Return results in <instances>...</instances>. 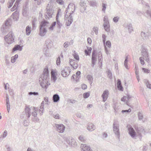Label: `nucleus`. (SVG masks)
<instances>
[{
    "label": "nucleus",
    "instance_id": "f257e3e1",
    "mask_svg": "<svg viewBox=\"0 0 151 151\" xmlns=\"http://www.w3.org/2000/svg\"><path fill=\"white\" fill-rule=\"evenodd\" d=\"M49 77L48 69L46 68L44 69L43 73L39 79L40 83L42 88L46 89L50 85L48 82Z\"/></svg>",
    "mask_w": 151,
    "mask_h": 151
},
{
    "label": "nucleus",
    "instance_id": "f03ea898",
    "mask_svg": "<svg viewBox=\"0 0 151 151\" xmlns=\"http://www.w3.org/2000/svg\"><path fill=\"white\" fill-rule=\"evenodd\" d=\"M113 130L115 137L119 139L120 137L119 124V122L116 120H114L113 124Z\"/></svg>",
    "mask_w": 151,
    "mask_h": 151
},
{
    "label": "nucleus",
    "instance_id": "7ed1b4c3",
    "mask_svg": "<svg viewBox=\"0 0 151 151\" xmlns=\"http://www.w3.org/2000/svg\"><path fill=\"white\" fill-rule=\"evenodd\" d=\"M142 57H144L145 58V60L148 63L150 62V59L149 56L148 50L143 45H142L140 49Z\"/></svg>",
    "mask_w": 151,
    "mask_h": 151
},
{
    "label": "nucleus",
    "instance_id": "20e7f679",
    "mask_svg": "<svg viewBox=\"0 0 151 151\" xmlns=\"http://www.w3.org/2000/svg\"><path fill=\"white\" fill-rule=\"evenodd\" d=\"M47 11L45 14V17L47 19H49L52 17L53 13V10L52 7L50 4H48L46 8Z\"/></svg>",
    "mask_w": 151,
    "mask_h": 151
},
{
    "label": "nucleus",
    "instance_id": "39448f33",
    "mask_svg": "<svg viewBox=\"0 0 151 151\" xmlns=\"http://www.w3.org/2000/svg\"><path fill=\"white\" fill-rule=\"evenodd\" d=\"M14 35L12 32L11 31L4 37V40L6 42L9 44L12 43L14 42Z\"/></svg>",
    "mask_w": 151,
    "mask_h": 151
},
{
    "label": "nucleus",
    "instance_id": "423d86ee",
    "mask_svg": "<svg viewBox=\"0 0 151 151\" xmlns=\"http://www.w3.org/2000/svg\"><path fill=\"white\" fill-rule=\"evenodd\" d=\"M75 6L73 3L69 4L65 12V14H70L72 15L75 10Z\"/></svg>",
    "mask_w": 151,
    "mask_h": 151
},
{
    "label": "nucleus",
    "instance_id": "0eeeda50",
    "mask_svg": "<svg viewBox=\"0 0 151 151\" xmlns=\"http://www.w3.org/2000/svg\"><path fill=\"white\" fill-rule=\"evenodd\" d=\"M65 25L69 26L73 22V18L72 15L70 14H65Z\"/></svg>",
    "mask_w": 151,
    "mask_h": 151
},
{
    "label": "nucleus",
    "instance_id": "6e6552de",
    "mask_svg": "<svg viewBox=\"0 0 151 151\" xmlns=\"http://www.w3.org/2000/svg\"><path fill=\"white\" fill-rule=\"evenodd\" d=\"M61 74L63 77H66L70 74L71 70L69 67H64L61 69Z\"/></svg>",
    "mask_w": 151,
    "mask_h": 151
},
{
    "label": "nucleus",
    "instance_id": "1a4fd4ad",
    "mask_svg": "<svg viewBox=\"0 0 151 151\" xmlns=\"http://www.w3.org/2000/svg\"><path fill=\"white\" fill-rule=\"evenodd\" d=\"M127 127L128 128L129 134L132 138H134L136 136H138L137 134L136 133L133 128L130 125H128Z\"/></svg>",
    "mask_w": 151,
    "mask_h": 151
},
{
    "label": "nucleus",
    "instance_id": "9d476101",
    "mask_svg": "<svg viewBox=\"0 0 151 151\" xmlns=\"http://www.w3.org/2000/svg\"><path fill=\"white\" fill-rule=\"evenodd\" d=\"M56 130L59 133H63L65 129V126L62 124H55L53 126Z\"/></svg>",
    "mask_w": 151,
    "mask_h": 151
},
{
    "label": "nucleus",
    "instance_id": "9b49d317",
    "mask_svg": "<svg viewBox=\"0 0 151 151\" xmlns=\"http://www.w3.org/2000/svg\"><path fill=\"white\" fill-rule=\"evenodd\" d=\"M135 129L137 132L138 137L140 140H141V139L142 138V135L141 133H143L145 132L144 129L142 126H139V127H135Z\"/></svg>",
    "mask_w": 151,
    "mask_h": 151
},
{
    "label": "nucleus",
    "instance_id": "f8f14e48",
    "mask_svg": "<svg viewBox=\"0 0 151 151\" xmlns=\"http://www.w3.org/2000/svg\"><path fill=\"white\" fill-rule=\"evenodd\" d=\"M151 35V33L149 31H147L146 32H142L141 33V35L144 40H147L148 37Z\"/></svg>",
    "mask_w": 151,
    "mask_h": 151
},
{
    "label": "nucleus",
    "instance_id": "ddd939ff",
    "mask_svg": "<svg viewBox=\"0 0 151 151\" xmlns=\"http://www.w3.org/2000/svg\"><path fill=\"white\" fill-rule=\"evenodd\" d=\"M96 53L95 50H93V51L91 58L92 66L93 67H94V65L95 64V63L97 61L96 56L95 54Z\"/></svg>",
    "mask_w": 151,
    "mask_h": 151
},
{
    "label": "nucleus",
    "instance_id": "4468645a",
    "mask_svg": "<svg viewBox=\"0 0 151 151\" xmlns=\"http://www.w3.org/2000/svg\"><path fill=\"white\" fill-rule=\"evenodd\" d=\"M109 94V91L107 90H106L103 92L101 95V97L103 98V101L104 102H105L107 100Z\"/></svg>",
    "mask_w": 151,
    "mask_h": 151
},
{
    "label": "nucleus",
    "instance_id": "2eb2a0df",
    "mask_svg": "<svg viewBox=\"0 0 151 151\" xmlns=\"http://www.w3.org/2000/svg\"><path fill=\"white\" fill-rule=\"evenodd\" d=\"M80 148L81 151H88L90 150L91 148L90 147L86 144H81Z\"/></svg>",
    "mask_w": 151,
    "mask_h": 151
},
{
    "label": "nucleus",
    "instance_id": "dca6fc26",
    "mask_svg": "<svg viewBox=\"0 0 151 151\" xmlns=\"http://www.w3.org/2000/svg\"><path fill=\"white\" fill-rule=\"evenodd\" d=\"M59 15L61 16V14H59V12L58 11L57 12V15L56 17V22L57 25L58 26V27L59 28H60L62 26V24L60 23V22L58 19V17Z\"/></svg>",
    "mask_w": 151,
    "mask_h": 151
},
{
    "label": "nucleus",
    "instance_id": "f3484780",
    "mask_svg": "<svg viewBox=\"0 0 151 151\" xmlns=\"http://www.w3.org/2000/svg\"><path fill=\"white\" fill-rule=\"evenodd\" d=\"M30 109L27 106L25 107L24 111L25 115L27 117V118H29L30 116Z\"/></svg>",
    "mask_w": 151,
    "mask_h": 151
},
{
    "label": "nucleus",
    "instance_id": "a211bd4d",
    "mask_svg": "<svg viewBox=\"0 0 151 151\" xmlns=\"http://www.w3.org/2000/svg\"><path fill=\"white\" fill-rule=\"evenodd\" d=\"M98 55L99 64L101 67L102 66V56L101 52H99L98 53Z\"/></svg>",
    "mask_w": 151,
    "mask_h": 151
},
{
    "label": "nucleus",
    "instance_id": "6ab92c4d",
    "mask_svg": "<svg viewBox=\"0 0 151 151\" xmlns=\"http://www.w3.org/2000/svg\"><path fill=\"white\" fill-rule=\"evenodd\" d=\"M22 46H21L19 45H16L12 49V52H14L17 50L21 51L22 50Z\"/></svg>",
    "mask_w": 151,
    "mask_h": 151
},
{
    "label": "nucleus",
    "instance_id": "aec40b11",
    "mask_svg": "<svg viewBox=\"0 0 151 151\" xmlns=\"http://www.w3.org/2000/svg\"><path fill=\"white\" fill-rule=\"evenodd\" d=\"M87 128L89 131H92L95 129L96 127L94 125L93 123H89L87 125Z\"/></svg>",
    "mask_w": 151,
    "mask_h": 151
},
{
    "label": "nucleus",
    "instance_id": "412c9836",
    "mask_svg": "<svg viewBox=\"0 0 151 151\" xmlns=\"http://www.w3.org/2000/svg\"><path fill=\"white\" fill-rule=\"evenodd\" d=\"M40 31L39 34L40 35L43 36L46 34L47 30L46 28H42V27H40Z\"/></svg>",
    "mask_w": 151,
    "mask_h": 151
},
{
    "label": "nucleus",
    "instance_id": "4be33fe9",
    "mask_svg": "<svg viewBox=\"0 0 151 151\" xmlns=\"http://www.w3.org/2000/svg\"><path fill=\"white\" fill-rule=\"evenodd\" d=\"M125 27L128 29L129 32V33H131L133 31V28L131 24H127L125 25Z\"/></svg>",
    "mask_w": 151,
    "mask_h": 151
},
{
    "label": "nucleus",
    "instance_id": "5701e85b",
    "mask_svg": "<svg viewBox=\"0 0 151 151\" xmlns=\"http://www.w3.org/2000/svg\"><path fill=\"white\" fill-rule=\"evenodd\" d=\"M70 65L74 69H76L78 67V65L75 63V61L73 59H70Z\"/></svg>",
    "mask_w": 151,
    "mask_h": 151
},
{
    "label": "nucleus",
    "instance_id": "b1692460",
    "mask_svg": "<svg viewBox=\"0 0 151 151\" xmlns=\"http://www.w3.org/2000/svg\"><path fill=\"white\" fill-rule=\"evenodd\" d=\"M51 80L55 82L57 79L56 76L55 75V71L53 70H51Z\"/></svg>",
    "mask_w": 151,
    "mask_h": 151
},
{
    "label": "nucleus",
    "instance_id": "393cba45",
    "mask_svg": "<svg viewBox=\"0 0 151 151\" xmlns=\"http://www.w3.org/2000/svg\"><path fill=\"white\" fill-rule=\"evenodd\" d=\"M19 16V14L18 12H14L11 16V17L15 21L17 20Z\"/></svg>",
    "mask_w": 151,
    "mask_h": 151
},
{
    "label": "nucleus",
    "instance_id": "a878e982",
    "mask_svg": "<svg viewBox=\"0 0 151 151\" xmlns=\"http://www.w3.org/2000/svg\"><path fill=\"white\" fill-rule=\"evenodd\" d=\"M48 24L49 23L47 21L44 20L41 22L40 27H42V28L46 29V27L48 26Z\"/></svg>",
    "mask_w": 151,
    "mask_h": 151
},
{
    "label": "nucleus",
    "instance_id": "bb28decb",
    "mask_svg": "<svg viewBox=\"0 0 151 151\" xmlns=\"http://www.w3.org/2000/svg\"><path fill=\"white\" fill-rule=\"evenodd\" d=\"M60 98L59 95L57 94H54L52 97V99L54 102H56L60 100Z\"/></svg>",
    "mask_w": 151,
    "mask_h": 151
},
{
    "label": "nucleus",
    "instance_id": "cd10ccee",
    "mask_svg": "<svg viewBox=\"0 0 151 151\" xmlns=\"http://www.w3.org/2000/svg\"><path fill=\"white\" fill-rule=\"evenodd\" d=\"M22 0H17L16 2L13 6V7L11 9V11H13L16 9L18 7V5L19 4V2Z\"/></svg>",
    "mask_w": 151,
    "mask_h": 151
},
{
    "label": "nucleus",
    "instance_id": "c85d7f7f",
    "mask_svg": "<svg viewBox=\"0 0 151 151\" xmlns=\"http://www.w3.org/2000/svg\"><path fill=\"white\" fill-rule=\"evenodd\" d=\"M46 44L48 48H50L52 46V42L50 40H47L46 41Z\"/></svg>",
    "mask_w": 151,
    "mask_h": 151
},
{
    "label": "nucleus",
    "instance_id": "c756f323",
    "mask_svg": "<svg viewBox=\"0 0 151 151\" xmlns=\"http://www.w3.org/2000/svg\"><path fill=\"white\" fill-rule=\"evenodd\" d=\"M86 78L89 81L90 85H91L93 83V79L92 76L90 75H88L86 76Z\"/></svg>",
    "mask_w": 151,
    "mask_h": 151
},
{
    "label": "nucleus",
    "instance_id": "7c9ffc66",
    "mask_svg": "<svg viewBox=\"0 0 151 151\" xmlns=\"http://www.w3.org/2000/svg\"><path fill=\"white\" fill-rule=\"evenodd\" d=\"M37 19L36 18L33 19L32 20V24L33 29H35L36 28V22Z\"/></svg>",
    "mask_w": 151,
    "mask_h": 151
},
{
    "label": "nucleus",
    "instance_id": "2f4dec72",
    "mask_svg": "<svg viewBox=\"0 0 151 151\" xmlns=\"http://www.w3.org/2000/svg\"><path fill=\"white\" fill-rule=\"evenodd\" d=\"M31 32V28L29 26H27L26 28V34L27 35H29Z\"/></svg>",
    "mask_w": 151,
    "mask_h": 151
},
{
    "label": "nucleus",
    "instance_id": "473e14b6",
    "mask_svg": "<svg viewBox=\"0 0 151 151\" xmlns=\"http://www.w3.org/2000/svg\"><path fill=\"white\" fill-rule=\"evenodd\" d=\"M11 20L10 19H7L6 21L5 22L4 24V26H5V27H4L6 28V27H9L11 25Z\"/></svg>",
    "mask_w": 151,
    "mask_h": 151
},
{
    "label": "nucleus",
    "instance_id": "72a5a7b5",
    "mask_svg": "<svg viewBox=\"0 0 151 151\" xmlns=\"http://www.w3.org/2000/svg\"><path fill=\"white\" fill-rule=\"evenodd\" d=\"M78 139L80 141L82 142L85 143L86 142V140L84 137L83 135L80 136Z\"/></svg>",
    "mask_w": 151,
    "mask_h": 151
},
{
    "label": "nucleus",
    "instance_id": "f704fd0d",
    "mask_svg": "<svg viewBox=\"0 0 151 151\" xmlns=\"http://www.w3.org/2000/svg\"><path fill=\"white\" fill-rule=\"evenodd\" d=\"M89 4L91 6H96L97 5V3L95 0H91L89 2Z\"/></svg>",
    "mask_w": 151,
    "mask_h": 151
},
{
    "label": "nucleus",
    "instance_id": "c9c22d12",
    "mask_svg": "<svg viewBox=\"0 0 151 151\" xmlns=\"http://www.w3.org/2000/svg\"><path fill=\"white\" fill-rule=\"evenodd\" d=\"M144 82L147 88L151 89V84L149 83V81L145 79L144 80Z\"/></svg>",
    "mask_w": 151,
    "mask_h": 151
},
{
    "label": "nucleus",
    "instance_id": "e433bc0d",
    "mask_svg": "<svg viewBox=\"0 0 151 151\" xmlns=\"http://www.w3.org/2000/svg\"><path fill=\"white\" fill-rule=\"evenodd\" d=\"M18 58V55L17 54L15 55L14 56L12 57L11 59V61L12 63H14L15 61Z\"/></svg>",
    "mask_w": 151,
    "mask_h": 151
},
{
    "label": "nucleus",
    "instance_id": "4c0bfd02",
    "mask_svg": "<svg viewBox=\"0 0 151 151\" xmlns=\"http://www.w3.org/2000/svg\"><path fill=\"white\" fill-rule=\"evenodd\" d=\"M145 15L147 17H150L151 18V9L147 10L145 13Z\"/></svg>",
    "mask_w": 151,
    "mask_h": 151
},
{
    "label": "nucleus",
    "instance_id": "58836bf2",
    "mask_svg": "<svg viewBox=\"0 0 151 151\" xmlns=\"http://www.w3.org/2000/svg\"><path fill=\"white\" fill-rule=\"evenodd\" d=\"M15 0H10L8 3V7L9 8L11 7L13 5V3Z\"/></svg>",
    "mask_w": 151,
    "mask_h": 151
},
{
    "label": "nucleus",
    "instance_id": "ea45409f",
    "mask_svg": "<svg viewBox=\"0 0 151 151\" xmlns=\"http://www.w3.org/2000/svg\"><path fill=\"white\" fill-rule=\"evenodd\" d=\"M72 139V137H67L65 138V139L66 142L68 144H70V142Z\"/></svg>",
    "mask_w": 151,
    "mask_h": 151
},
{
    "label": "nucleus",
    "instance_id": "a19ab883",
    "mask_svg": "<svg viewBox=\"0 0 151 151\" xmlns=\"http://www.w3.org/2000/svg\"><path fill=\"white\" fill-rule=\"evenodd\" d=\"M144 60H145V57H144L141 56L139 58V60L140 62V63L142 65H144L145 63Z\"/></svg>",
    "mask_w": 151,
    "mask_h": 151
},
{
    "label": "nucleus",
    "instance_id": "79ce46f5",
    "mask_svg": "<svg viewBox=\"0 0 151 151\" xmlns=\"http://www.w3.org/2000/svg\"><path fill=\"white\" fill-rule=\"evenodd\" d=\"M69 145L73 147H74L76 145V143L75 140L74 139L72 138L70 142V144H69Z\"/></svg>",
    "mask_w": 151,
    "mask_h": 151
},
{
    "label": "nucleus",
    "instance_id": "37998d69",
    "mask_svg": "<svg viewBox=\"0 0 151 151\" xmlns=\"http://www.w3.org/2000/svg\"><path fill=\"white\" fill-rule=\"evenodd\" d=\"M56 24V22H54L52 23L51 26L49 28V29L50 30H53V27H55Z\"/></svg>",
    "mask_w": 151,
    "mask_h": 151
},
{
    "label": "nucleus",
    "instance_id": "c03bdc74",
    "mask_svg": "<svg viewBox=\"0 0 151 151\" xmlns=\"http://www.w3.org/2000/svg\"><path fill=\"white\" fill-rule=\"evenodd\" d=\"M86 0H81L80 5L81 6H85L86 4Z\"/></svg>",
    "mask_w": 151,
    "mask_h": 151
},
{
    "label": "nucleus",
    "instance_id": "a18cd8bd",
    "mask_svg": "<svg viewBox=\"0 0 151 151\" xmlns=\"http://www.w3.org/2000/svg\"><path fill=\"white\" fill-rule=\"evenodd\" d=\"M104 29L106 31L108 32L110 29V24L104 26Z\"/></svg>",
    "mask_w": 151,
    "mask_h": 151
},
{
    "label": "nucleus",
    "instance_id": "49530a36",
    "mask_svg": "<svg viewBox=\"0 0 151 151\" xmlns=\"http://www.w3.org/2000/svg\"><path fill=\"white\" fill-rule=\"evenodd\" d=\"M98 28L97 27H94L93 28V31L95 32L96 35H97L98 33Z\"/></svg>",
    "mask_w": 151,
    "mask_h": 151
},
{
    "label": "nucleus",
    "instance_id": "de8ad7c7",
    "mask_svg": "<svg viewBox=\"0 0 151 151\" xmlns=\"http://www.w3.org/2000/svg\"><path fill=\"white\" fill-rule=\"evenodd\" d=\"M127 57L125 60L124 61V65L125 67L127 69H129V68L128 67L127 63V62H128V59H127Z\"/></svg>",
    "mask_w": 151,
    "mask_h": 151
},
{
    "label": "nucleus",
    "instance_id": "09e8293b",
    "mask_svg": "<svg viewBox=\"0 0 151 151\" xmlns=\"http://www.w3.org/2000/svg\"><path fill=\"white\" fill-rule=\"evenodd\" d=\"M90 96L89 92H86L84 93L83 94V97L84 98L86 99L88 98Z\"/></svg>",
    "mask_w": 151,
    "mask_h": 151
},
{
    "label": "nucleus",
    "instance_id": "8fccbe9b",
    "mask_svg": "<svg viewBox=\"0 0 151 151\" xmlns=\"http://www.w3.org/2000/svg\"><path fill=\"white\" fill-rule=\"evenodd\" d=\"M138 117L139 120H142L143 118V116L142 114L140 112L138 113Z\"/></svg>",
    "mask_w": 151,
    "mask_h": 151
},
{
    "label": "nucleus",
    "instance_id": "3c124183",
    "mask_svg": "<svg viewBox=\"0 0 151 151\" xmlns=\"http://www.w3.org/2000/svg\"><path fill=\"white\" fill-rule=\"evenodd\" d=\"M106 6L107 4H106L104 3L102 4V10L104 13H105V10L106 9Z\"/></svg>",
    "mask_w": 151,
    "mask_h": 151
},
{
    "label": "nucleus",
    "instance_id": "603ef678",
    "mask_svg": "<svg viewBox=\"0 0 151 151\" xmlns=\"http://www.w3.org/2000/svg\"><path fill=\"white\" fill-rule=\"evenodd\" d=\"M108 76L110 79L112 78V74L110 70H108L107 72Z\"/></svg>",
    "mask_w": 151,
    "mask_h": 151
},
{
    "label": "nucleus",
    "instance_id": "864d4df0",
    "mask_svg": "<svg viewBox=\"0 0 151 151\" xmlns=\"http://www.w3.org/2000/svg\"><path fill=\"white\" fill-rule=\"evenodd\" d=\"M142 69L144 71V73H148L150 72V70H148V69L147 68H142Z\"/></svg>",
    "mask_w": 151,
    "mask_h": 151
},
{
    "label": "nucleus",
    "instance_id": "5fc2aeb1",
    "mask_svg": "<svg viewBox=\"0 0 151 151\" xmlns=\"http://www.w3.org/2000/svg\"><path fill=\"white\" fill-rule=\"evenodd\" d=\"M69 45H71V44H70V43L68 42H66L63 44V47H64L66 48Z\"/></svg>",
    "mask_w": 151,
    "mask_h": 151
},
{
    "label": "nucleus",
    "instance_id": "6e6d98bb",
    "mask_svg": "<svg viewBox=\"0 0 151 151\" xmlns=\"http://www.w3.org/2000/svg\"><path fill=\"white\" fill-rule=\"evenodd\" d=\"M6 104L7 111L8 112H9L10 109L9 102H6Z\"/></svg>",
    "mask_w": 151,
    "mask_h": 151
},
{
    "label": "nucleus",
    "instance_id": "4d7b16f0",
    "mask_svg": "<svg viewBox=\"0 0 151 151\" xmlns=\"http://www.w3.org/2000/svg\"><path fill=\"white\" fill-rule=\"evenodd\" d=\"M73 55L74 58L78 60H79V56L77 54H76V53H74L73 54Z\"/></svg>",
    "mask_w": 151,
    "mask_h": 151
},
{
    "label": "nucleus",
    "instance_id": "13d9d810",
    "mask_svg": "<svg viewBox=\"0 0 151 151\" xmlns=\"http://www.w3.org/2000/svg\"><path fill=\"white\" fill-rule=\"evenodd\" d=\"M29 95H34L35 96L38 95V93L37 92H29L28 93Z\"/></svg>",
    "mask_w": 151,
    "mask_h": 151
},
{
    "label": "nucleus",
    "instance_id": "bf43d9fd",
    "mask_svg": "<svg viewBox=\"0 0 151 151\" xmlns=\"http://www.w3.org/2000/svg\"><path fill=\"white\" fill-rule=\"evenodd\" d=\"M108 32V35L109 34L111 36H113L114 34V31L113 29L111 30L109 29V31Z\"/></svg>",
    "mask_w": 151,
    "mask_h": 151
},
{
    "label": "nucleus",
    "instance_id": "052dcab7",
    "mask_svg": "<svg viewBox=\"0 0 151 151\" xmlns=\"http://www.w3.org/2000/svg\"><path fill=\"white\" fill-rule=\"evenodd\" d=\"M119 19V17H115L113 19V21L115 22L116 23L118 22Z\"/></svg>",
    "mask_w": 151,
    "mask_h": 151
},
{
    "label": "nucleus",
    "instance_id": "680f3d73",
    "mask_svg": "<svg viewBox=\"0 0 151 151\" xmlns=\"http://www.w3.org/2000/svg\"><path fill=\"white\" fill-rule=\"evenodd\" d=\"M77 116L78 117L82 119L84 118V116L81 113H78L77 114Z\"/></svg>",
    "mask_w": 151,
    "mask_h": 151
},
{
    "label": "nucleus",
    "instance_id": "e2e57ef3",
    "mask_svg": "<svg viewBox=\"0 0 151 151\" xmlns=\"http://www.w3.org/2000/svg\"><path fill=\"white\" fill-rule=\"evenodd\" d=\"M39 108L40 109H42V113H40V115H42V114H43V112L44 110V106H43L42 105H41L40 107Z\"/></svg>",
    "mask_w": 151,
    "mask_h": 151
},
{
    "label": "nucleus",
    "instance_id": "0e129e2a",
    "mask_svg": "<svg viewBox=\"0 0 151 151\" xmlns=\"http://www.w3.org/2000/svg\"><path fill=\"white\" fill-rule=\"evenodd\" d=\"M104 22H109L108 17L107 16H105L104 17L103 20Z\"/></svg>",
    "mask_w": 151,
    "mask_h": 151
},
{
    "label": "nucleus",
    "instance_id": "69168bd1",
    "mask_svg": "<svg viewBox=\"0 0 151 151\" xmlns=\"http://www.w3.org/2000/svg\"><path fill=\"white\" fill-rule=\"evenodd\" d=\"M106 45L109 48H110L111 46V43L110 41H107L106 42Z\"/></svg>",
    "mask_w": 151,
    "mask_h": 151
},
{
    "label": "nucleus",
    "instance_id": "338daca9",
    "mask_svg": "<svg viewBox=\"0 0 151 151\" xmlns=\"http://www.w3.org/2000/svg\"><path fill=\"white\" fill-rule=\"evenodd\" d=\"M102 37L103 38V42L104 44H105L106 41V36L104 34H103L102 35Z\"/></svg>",
    "mask_w": 151,
    "mask_h": 151
},
{
    "label": "nucleus",
    "instance_id": "774afa93",
    "mask_svg": "<svg viewBox=\"0 0 151 151\" xmlns=\"http://www.w3.org/2000/svg\"><path fill=\"white\" fill-rule=\"evenodd\" d=\"M60 57H58V58H57L56 60V64L57 65H59L60 64Z\"/></svg>",
    "mask_w": 151,
    "mask_h": 151
}]
</instances>
